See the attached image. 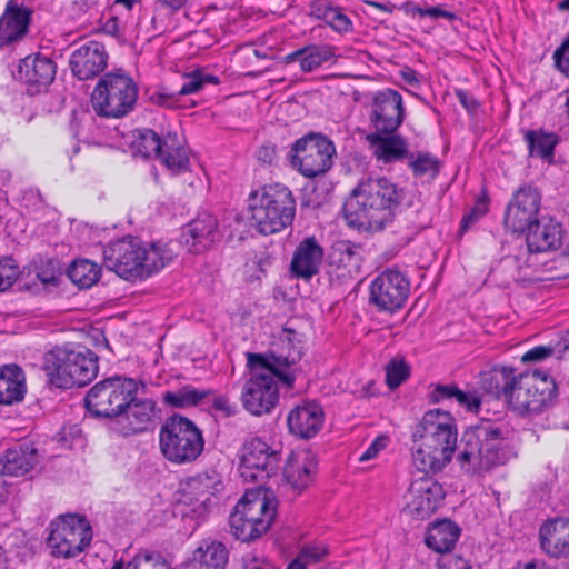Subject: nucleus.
<instances>
[{"mask_svg":"<svg viewBox=\"0 0 569 569\" xmlns=\"http://www.w3.org/2000/svg\"><path fill=\"white\" fill-rule=\"evenodd\" d=\"M529 156L542 159H552L555 147L558 142L557 136L542 130H528L525 133Z\"/></svg>","mask_w":569,"mask_h":569,"instance_id":"nucleus-44","label":"nucleus"},{"mask_svg":"<svg viewBox=\"0 0 569 569\" xmlns=\"http://www.w3.org/2000/svg\"><path fill=\"white\" fill-rule=\"evenodd\" d=\"M229 525L236 539L242 542H251L260 538L264 532H254L256 523L239 509H233L229 517Z\"/></svg>","mask_w":569,"mask_h":569,"instance_id":"nucleus-48","label":"nucleus"},{"mask_svg":"<svg viewBox=\"0 0 569 569\" xmlns=\"http://www.w3.org/2000/svg\"><path fill=\"white\" fill-rule=\"evenodd\" d=\"M410 293V281L396 269L379 273L370 284L369 303L379 311L395 313L405 307Z\"/></svg>","mask_w":569,"mask_h":569,"instance_id":"nucleus-14","label":"nucleus"},{"mask_svg":"<svg viewBox=\"0 0 569 569\" xmlns=\"http://www.w3.org/2000/svg\"><path fill=\"white\" fill-rule=\"evenodd\" d=\"M212 408L222 413V417L228 418L237 412V407L229 402L228 397L218 396L213 399Z\"/></svg>","mask_w":569,"mask_h":569,"instance_id":"nucleus-62","label":"nucleus"},{"mask_svg":"<svg viewBox=\"0 0 569 569\" xmlns=\"http://www.w3.org/2000/svg\"><path fill=\"white\" fill-rule=\"evenodd\" d=\"M489 210V197L486 190L477 198L475 206L463 216L459 233H465L470 226L483 217Z\"/></svg>","mask_w":569,"mask_h":569,"instance_id":"nucleus-51","label":"nucleus"},{"mask_svg":"<svg viewBox=\"0 0 569 569\" xmlns=\"http://www.w3.org/2000/svg\"><path fill=\"white\" fill-rule=\"evenodd\" d=\"M327 555V550L325 548L316 547V546H307L303 547L298 556L307 562V565L316 563L320 561Z\"/></svg>","mask_w":569,"mask_h":569,"instance_id":"nucleus-59","label":"nucleus"},{"mask_svg":"<svg viewBox=\"0 0 569 569\" xmlns=\"http://www.w3.org/2000/svg\"><path fill=\"white\" fill-rule=\"evenodd\" d=\"M109 54L103 43L88 41L80 44L69 59L73 77L84 81L98 77L108 66Z\"/></svg>","mask_w":569,"mask_h":569,"instance_id":"nucleus-20","label":"nucleus"},{"mask_svg":"<svg viewBox=\"0 0 569 569\" xmlns=\"http://www.w3.org/2000/svg\"><path fill=\"white\" fill-rule=\"evenodd\" d=\"M68 278L80 289L91 288L101 276V268L88 259L74 260L67 269Z\"/></svg>","mask_w":569,"mask_h":569,"instance_id":"nucleus-42","label":"nucleus"},{"mask_svg":"<svg viewBox=\"0 0 569 569\" xmlns=\"http://www.w3.org/2000/svg\"><path fill=\"white\" fill-rule=\"evenodd\" d=\"M137 100L138 86L122 68L103 73L91 93L92 108L102 118L126 117Z\"/></svg>","mask_w":569,"mask_h":569,"instance_id":"nucleus-5","label":"nucleus"},{"mask_svg":"<svg viewBox=\"0 0 569 569\" xmlns=\"http://www.w3.org/2000/svg\"><path fill=\"white\" fill-rule=\"evenodd\" d=\"M47 545L53 557L74 558L92 541V528L86 516L67 513L50 522Z\"/></svg>","mask_w":569,"mask_h":569,"instance_id":"nucleus-10","label":"nucleus"},{"mask_svg":"<svg viewBox=\"0 0 569 569\" xmlns=\"http://www.w3.org/2000/svg\"><path fill=\"white\" fill-rule=\"evenodd\" d=\"M132 141L134 154L148 159H159L170 171L180 173L189 170V150L182 144L178 133L168 132L160 137L152 129H141Z\"/></svg>","mask_w":569,"mask_h":569,"instance_id":"nucleus-11","label":"nucleus"},{"mask_svg":"<svg viewBox=\"0 0 569 569\" xmlns=\"http://www.w3.org/2000/svg\"><path fill=\"white\" fill-rule=\"evenodd\" d=\"M555 353V347L552 346H537L528 350L522 357L521 361L528 362H540Z\"/></svg>","mask_w":569,"mask_h":569,"instance_id":"nucleus-55","label":"nucleus"},{"mask_svg":"<svg viewBox=\"0 0 569 569\" xmlns=\"http://www.w3.org/2000/svg\"><path fill=\"white\" fill-rule=\"evenodd\" d=\"M388 442L387 436L377 437L371 445L367 448V450L360 456V461H368L375 458L379 451L386 448Z\"/></svg>","mask_w":569,"mask_h":569,"instance_id":"nucleus-61","label":"nucleus"},{"mask_svg":"<svg viewBox=\"0 0 569 569\" xmlns=\"http://www.w3.org/2000/svg\"><path fill=\"white\" fill-rule=\"evenodd\" d=\"M98 360L88 348L57 346L44 357L48 382L60 389L87 386L98 375Z\"/></svg>","mask_w":569,"mask_h":569,"instance_id":"nucleus-3","label":"nucleus"},{"mask_svg":"<svg viewBox=\"0 0 569 569\" xmlns=\"http://www.w3.org/2000/svg\"><path fill=\"white\" fill-rule=\"evenodd\" d=\"M139 247L140 240L133 237L111 242L103 250L106 267L126 280L138 279L139 258L142 254Z\"/></svg>","mask_w":569,"mask_h":569,"instance_id":"nucleus-19","label":"nucleus"},{"mask_svg":"<svg viewBox=\"0 0 569 569\" xmlns=\"http://www.w3.org/2000/svg\"><path fill=\"white\" fill-rule=\"evenodd\" d=\"M423 13H425V17L428 16V17H431L433 19L446 18L448 20H455L457 18L456 13H453L452 11L443 10L440 7L425 8Z\"/></svg>","mask_w":569,"mask_h":569,"instance_id":"nucleus-64","label":"nucleus"},{"mask_svg":"<svg viewBox=\"0 0 569 569\" xmlns=\"http://www.w3.org/2000/svg\"><path fill=\"white\" fill-rule=\"evenodd\" d=\"M428 393L430 403H440L443 401H456L460 407L470 412H478L481 406V398L477 391H465L456 383H435L430 385Z\"/></svg>","mask_w":569,"mask_h":569,"instance_id":"nucleus-35","label":"nucleus"},{"mask_svg":"<svg viewBox=\"0 0 569 569\" xmlns=\"http://www.w3.org/2000/svg\"><path fill=\"white\" fill-rule=\"evenodd\" d=\"M461 535V528L451 519L432 521L427 529L425 543L439 553L450 552Z\"/></svg>","mask_w":569,"mask_h":569,"instance_id":"nucleus-34","label":"nucleus"},{"mask_svg":"<svg viewBox=\"0 0 569 569\" xmlns=\"http://www.w3.org/2000/svg\"><path fill=\"white\" fill-rule=\"evenodd\" d=\"M184 82L179 89V98L182 96L193 94L203 89L206 84H219L220 80L217 76L208 74L201 70H194L183 74Z\"/></svg>","mask_w":569,"mask_h":569,"instance_id":"nucleus-49","label":"nucleus"},{"mask_svg":"<svg viewBox=\"0 0 569 569\" xmlns=\"http://www.w3.org/2000/svg\"><path fill=\"white\" fill-rule=\"evenodd\" d=\"M456 419L449 411L442 409H431L425 412L421 421L416 426L412 432V441L417 443L419 438L426 435H438L451 437L456 435Z\"/></svg>","mask_w":569,"mask_h":569,"instance_id":"nucleus-36","label":"nucleus"},{"mask_svg":"<svg viewBox=\"0 0 569 569\" xmlns=\"http://www.w3.org/2000/svg\"><path fill=\"white\" fill-rule=\"evenodd\" d=\"M526 242L530 253H539L556 250L561 246L563 229L562 224L553 219L546 222H537L535 228L526 230Z\"/></svg>","mask_w":569,"mask_h":569,"instance_id":"nucleus-30","label":"nucleus"},{"mask_svg":"<svg viewBox=\"0 0 569 569\" xmlns=\"http://www.w3.org/2000/svg\"><path fill=\"white\" fill-rule=\"evenodd\" d=\"M247 367L250 377L241 392L243 408L253 416L270 413L279 402V389L270 372L268 360L262 353H247Z\"/></svg>","mask_w":569,"mask_h":569,"instance_id":"nucleus-7","label":"nucleus"},{"mask_svg":"<svg viewBox=\"0 0 569 569\" xmlns=\"http://www.w3.org/2000/svg\"><path fill=\"white\" fill-rule=\"evenodd\" d=\"M212 393L210 389L200 390L191 385H184L174 391H166L162 395V401L171 408L183 409L198 406Z\"/></svg>","mask_w":569,"mask_h":569,"instance_id":"nucleus-41","label":"nucleus"},{"mask_svg":"<svg viewBox=\"0 0 569 569\" xmlns=\"http://www.w3.org/2000/svg\"><path fill=\"white\" fill-rule=\"evenodd\" d=\"M229 560V551L218 540L203 539L193 550L188 561L189 569H226Z\"/></svg>","mask_w":569,"mask_h":569,"instance_id":"nucleus-31","label":"nucleus"},{"mask_svg":"<svg viewBox=\"0 0 569 569\" xmlns=\"http://www.w3.org/2000/svg\"><path fill=\"white\" fill-rule=\"evenodd\" d=\"M36 277L46 286H58L62 271L60 262L57 259H44L41 260L34 267Z\"/></svg>","mask_w":569,"mask_h":569,"instance_id":"nucleus-50","label":"nucleus"},{"mask_svg":"<svg viewBox=\"0 0 569 569\" xmlns=\"http://www.w3.org/2000/svg\"><path fill=\"white\" fill-rule=\"evenodd\" d=\"M323 248L315 236L301 240L293 251L290 262L291 276L296 279L310 280L320 271Z\"/></svg>","mask_w":569,"mask_h":569,"instance_id":"nucleus-25","label":"nucleus"},{"mask_svg":"<svg viewBox=\"0 0 569 569\" xmlns=\"http://www.w3.org/2000/svg\"><path fill=\"white\" fill-rule=\"evenodd\" d=\"M190 238V251L202 253L208 250L218 239V220L209 213H201L193 219L187 229Z\"/></svg>","mask_w":569,"mask_h":569,"instance_id":"nucleus-37","label":"nucleus"},{"mask_svg":"<svg viewBox=\"0 0 569 569\" xmlns=\"http://www.w3.org/2000/svg\"><path fill=\"white\" fill-rule=\"evenodd\" d=\"M333 142L320 132H309L295 141L290 150L291 164L308 178L326 173L333 163Z\"/></svg>","mask_w":569,"mask_h":569,"instance_id":"nucleus-12","label":"nucleus"},{"mask_svg":"<svg viewBox=\"0 0 569 569\" xmlns=\"http://www.w3.org/2000/svg\"><path fill=\"white\" fill-rule=\"evenodd\" d=\"M411 500L403 511L415 520H426L441 506L446 492L442 486L430 476H423L411 482Z\"/></svg>","mask_w":569,"mask_h":569,"instance_id":"nucleus-18","label":"nucleus"},{"mask_svg":"<svg viewBox=\"0 0 569 569\" xmlns=\"http://www.w3.org/2000/svg\"><path fill=\"white\" fill-rule=\"evenodd\" d=\"M458 441V431L451 437L426 435L412 446V460L418 470L441 471L457 450L460 468L469 475L488 472L506 465L518 455L516 430L501 420L482 419L468 427Z\"/></svg>","mask_w":569,"mask_h":569,"instance_id":"nucleus-1","label":"nucleus"},{"mask_svg":"<svg viewBox=\"0 0 569 569\" xmlns=\"http://www.w3.org/2000/svg\"><path fill=\"white\" fill-rule=\"evenodd\" d=\"M410 376V366L401 360H391L386 367V383L390 389L398 388Z\"/></svg>","mask_w":569,"mask_h":569,"instance_id":"nucleus-52","label":"nucleus"},{"mask_svg":"<svg viewBox=\"0 0 569 569\" xmlns=\"http://www.w3.org/2000/svg\"><path fill=\"white\" fill-rule=\"evenodd\" d=\"M159 447L168 461L183 465L194 461L201 455L204 440L201 430L192 420L173 413L160 428Z\"/></svg>","mask_w":569,"mask_h":569,"instance_id":"nucleus-6","label":"nucleus"},{"mask_svg":"<svg viewBox=\"0 0 569 569\" xmlns=\"http://www.w3.org/2000/svg\"><path fill=\"white\" fill-rule=\"evenodd\" d=\"M11 73L14 80L26 86L28 94L36 96L46 91L53 82L57 64L49 57L33 53L19 59Z\"/></svg>","mask_w":569,"mask_h":569,"instance_id":"nucleus-17","label":"nucleus"},{"mask_svg":"<svg viewBox=\"0 0 569 569\" xmlns=\"http://www.w3.org/2000/svg\"><path fill=\"white\" fill-rule=\"evenodd\" d=\"M405 117L402 97L398 91L387 88L373 93L369 112L372 132L395 133L402 124Z\"/></svg>","mask_w":569,"mask_h":569,"instance_id":"nucleus-16","label":"nucleus"},{"mask_svg":"<svg viewBox=\"0 0 569 569\" xmlns=\"http://www.w3.org/2000/svg\"><path fill=\"white\" fill-rule=\"evenodd\" d=\"M437 569H472V566L462 557L447 552V555L438 561Z\"/></svg>","mask_w":569,"mask_h":569,"instance_id":"nucleus-57","label":"nucleus"},{"mask_svg":"<svg viewBox=\"0 0 569 569\" xmlns=\"http://www.w3.org/2000/svg\"><path fill=\"white\" fill-rule=\"evenodd\" d=\"M403 200V189L386 177L361 179L345 200L347 224L358 231L377 232L393 222Z\"/></svg>","mask_w":569,"mask_h":569,"instance_id":"nucleus-2","label":"nucleus"},{"mask_svg":"<svg viewBox=\"0 0 569 569\" xmlns=\"http://www.w3.org/2000/svg\"><path fill=\"white\" fill-rule=\"evenodd\" d=\"M366 141L369 143L376 160L382 164L406 162L410 156L408 140L397 132H370L367 134Z\"/></svg>","mask_w":569,"mask_h":569,"instance_id":"nucleus-26","label":"nucleus"},{"mask_svg":"<svg viewBox=\"0 0 569 569\" xmlns=\"http://www.w3.org/2000/svg\"><path fill=\"white\" fill-rule=\"evenodd\" d=\"M264 356L269 365V368H266L264 372H270L273 379H276L277 377L286 386L291 388L295 383V376L291 372L279 370V367H289L298 362L302 357L301 349L292 347V349L289 350V352L286 356H277L274 353H269Z\"/></svg>","mask_w":569,"mask_h":569,"instance_id":"nucleus-43","label":"nucleus"},{"mask_svg":"<svg viewBox=\"0 0 569 569\" xmlns=\"http://www.w3.org/2000/svg\"><path fill=\"white\" fill-rule=\"evenodd\" d=\"M303 51L302 59H300V69L306 73L313 72L323 63L336 58L335 48L329 44L306 46Z\"/></svg>","mask_w":569,"mask_h":569,"instance_id":"nucleus-45","label":"nucleus"},{"mask_svg":"<svg viewBox=\"0 0 569 569\" xmlns=\"http://www.w3.org/2000/svg\"><path fill=\"white\" fill-rule=\"evenodd\" d=\"M251 226L268 236L289 227L296 214V200L290 189L274 183L250 194Z\"/></svg>","mask_w":569,"mask_h":569,"instance_id":"nucleus-4","label":"nucleus"},{"mask_svg":"<svg viewBox=\"0 0 569 569\" xmlns=\"http://www.w3.org/2000/svg\"><path fill=\"white\" fill-rule=\"evenodd\" d=\"M359 248L350 242L339 243L330 254V263H336L338 268L345 269L348 273L358 270L362 261L358 251Z\"/></svg>","mask_w":569,"mask_h":569,"instance_id":"nucleus-47","label":"nucleus"},{"mask_svg":"<svg viewBox=\"0 0 569 569\" xmlns=\"http://www.w3.org/2000/svg\"><path fill=\"white\" fill-rule=\"evenodd\" d=\"M33 9L18 0H9L0 16V49L21 41L28 33Z\"/></svg>","mask_w":569,"mask_h":569,"instance_id":"nucleus-21","label":"nucleus"},{"mask_svg":"<svg viewBox=\"0 0 569 569\" xmlns=\"http://www.w3.org/2000/svg\"><path fill=\"white\" fill-rule=\"evenodd\" d=\"M325 412L316 401H303L293 407L287 416L289 432L295 437L309 440L322 429Z\"/></svg>","mask_w":569,"mask_h":569,"instance_id":"nucleus-23","label":"nucleus"},{"mask_svg":"<svg viewBox=\"0 0 569 569\" xmlns=\"http://www.w3.org/2000/svg\"><path fill=\"white\" fill-rule=\"evenodd\" d=\"M24 372L14 363L0 367V405H12L26 393Z\"/></svg>","mask_w":569,"mask_h":569,"instance_id":"nucleus-38","label":"nucleus"},{"mask_svg":"<svg viewBox=\"0 0 569 569\" xmlns=\"http://www.w3.org/2000/svg\"><path fill=\"white\" fill-rule=\"evenodd\" d=\"M539 547L551 559L569 557V518L546 520L539 528Z\"/></svg>","mask_w":569,"mask_h":569,"instance_id":"nucleus-24","label":"nucleus"},{"mask_svg":"<svg viewBox=\"0 0 569 569\" xmlns=\"http://www.w3.org/2000/svg\"><path fill=\"white\" fill-rule=\"evenodd\" d=\"M141 562L147 563V569H170L168 561L160 552L140 551Z\"/></svg>","mask_w":569,"mask_h":569,"instance_id":"nucleus-56","label":"nucleus"},{"mask_svg":"<svg viewBox=\"0 0 569 569\" xmlns=\"http://www.w3.org/2000/svg\"><path fill=\"white\" fill-rule=\"evenodd\" d=\"M128 407L123 418L129 421L128 429L131 433H140L149 429L160 418L161 409L151 399H138L137 395L128 398Z\"/></svg>","mask_w":569,"mask_h":569,"instance_id":"nucleus-33","label":"nucleus"},{"mask_svg":"<svg viewBox=\"0 0 569 569\" xmlns=\"http://www.w3.org/2000/svg\"><path fill=\"white\" fill-rule=\"evenodd\" d=\"M317 467V460L310 452L291 453L283 467V478L293 490L301 492L312 482Z\"/></svg>","mask_w":569,"mask_h":569,"instance_id":"nucleus-29","label":"nucleus"},{"mask_svg":"<svg viewBox=\"0 0 569 569\" xmlns=\"http://www.w3.org/2000/svg\"><path fill=\"white\" fill-rule=\"evenodd\" d=\"M553 60L557 69L569 77V34L561 46L553 52Z\"/></svg>","mask_w":569,"mask_h":569,"instance_id":"nucleus-54","label":"nucleus"},{"mask_svg":"<svg viewBox=\"0 0 569 569\" xmlns=\"http://www.w3.org/2000/svg\"><path fill=\"white\" fill-rule=\"evenodd\" d=\"M240 452L239 473L244 481L261 485L277 475L281 453L261 438L246 441Z\"/></svg>","mask_w":569,"mask_h":569,"instance_id":"nucleus-13","label":"nucleus"},{"mask_svg":"<svg viewBox=\"0 0 569 569\" xmlns=\"http://www.w3.org/2000/svg\"><path fill=\"white\" fill-rule=\"evenodd\" d=\"M541 196L537 188L523 186L515 193L508 203L503 224L512 233L523 234L539 222Z\"/></svg>","mask_w":569,"mask_h":569,"instance_id":"nucleus-15","label":"nucleus"},{"mask_svg":"<svg viewBox=\"0 0 569 569\" xmlns=\"http://www.w3.org/2000/svg\"><path fill=\"white\" fill-rule=\"evenodd\" d=\"M236 509L249 517L257 527L254 532H267L276 516V501L261 486L254 490H247L234 506Z\"/></svg>","mask_w":569,"mask_h":569,"instance_id":"nucleus-22","label":"nucleus"},{"mask_svg":"<svg viewBox=\"0 0 569 569\" xmlns=\"http://www.w3.org/2000/svg\"><path fill=\"white\" fill-rule=\"evenodd\" d=\"M309 16L318 20H323L332 30L338 33H348L352 31V22L339 6H335L330 0H313L310 3Z\"/></svg>","mask_w":569,"mask_h":569,"instance_id":"nucleus-39","label":"nucleus"},{"mask_svg":"<svg viewBox=\"0 0 569 569\" xmlns=\"http://www.w3.org/2000/svg\"><path fill=\"white\" fill-rule=\"evenodd\" d=\"M149 99L152 103L164 108L178 109L187 107L186 104L180 103L178 92H154Z\"/></svg>","mask_w":569,"mask_h":569,"instance_id":"nucleus-53","label":"nucleus"},{"mask_svg":"<svg viewBox=\"0 0 569 569\" xmlns=\"http://www.w3.org/2000/svg\"><path fill=\"white\" fill-rule=\"evenodd\" d=\"M405 163H407L413 176L418 178L425 174H430L431 178H436L440 171L439 159L429 152L410 151V156Z\"/></svg>","mask_w":569,"mask_h":569,"instance_id":"nucleus-46","label":"nucleus"},{"mask_svg":"<svg viewBox=\"0 0 569 569\" xmlns=\"http://www.w3.org/2000/svg\"><path fill=\"white\" fill-rule=\"evenodd\" d=\"M139 251L142 254H140L139 258L140 264L138 266V279L150 277L152 273L164 268V266L171 260V256L167 250L154 243L147 247L140 241Z\"/></svg>","mask_w":569,"mask_h":569,"instance_id":"nucleus-40","label":"nucleus"},{"mask_svg":"<svg viewBox=\"0 0 569 569\" xmlns=\"http://www.w3.org/2000/svg\"><path fill=\"white\" fill-rule=\"evenodd\" d=\"M222 488V480L216 470L199 473L187 482L182 493L183 502L207 508L211 497L220 492Z\"/></svg>","mask_w":569,"mask_h":569,"instance_id":"nucleus-28","label":"nucleus"},{"mask_svg":"<svg viewBox=\"0 0 569 569\" xmlns=\"http://www.w3.org/2000/svg\"><path fill=\"white\" fill-rule=\"evenodd\" d=\"M456 97L469 112H476L480 107L479 101L462 89L456 90Z\"/></svg>","mask_w":569,"mask_h":569,"instance_id":"nucleus-63","label":"nucleus"},{"mask_svg":"<svg viewBox=\"0 0 569 569\" xmlns=\"http://www.w3.org/2000/svg\"><path fill=\"white\" fill-rule=\"evenodd\" d=\"M17 267L9 261H0V291L9 289L17 279Z\"/></svg>","mask_w":569,"mask_h":569,"instance_id":"nucleus-58","label":"nucleus"},{"mask_svg":"<svg viewBox=\"0 0 569 569\" xmlns=\"http://www.w3.org/2000/svg\"><path fill=\"white\" fill-rule=\"evenodd\" d=\"M257 159L263 164H272L277 159V147L271 142L260 146L256 152Z\"/></svg>","mask_w":569,"mask_h":569,"instance_id":"nucleus-60","label":"nucleus"},{"mask_svg":"<svg viewBox=\"0 0 569 569\" xmlns=\"http://www.w3.org/2000/svg\"><path fill=\"white\" fill-rule=\"evenodd\" d=\"M40 462L38 449L32 443H19L0 455V473L9 477H22L32 471Z\"/></svg>","mask_w":569,"mask_h":569,"instance_id":"nucleus-27","label":"nucleus"},{"mask_svg":"<svg viewBox=\"0 0 569 569\" xmlns=\"http://www.w3.org/2000/svg\"><path fill=\"white\" fill-rule=\"evenodd\" d=\"M517 377L515 369L506 366H495L489 371L482 372L480 376V385L486 393L493 398L500 399L501 397L509 405L511 400V392L517 385Z\"/></svg>","mask_w":569,"mask_h":569,"instance_id":"nucleus-32","label":"nucleus"},{"mask_svg":"<svg viewBox=\"0 0 569 569\" xmlns=\"http://www.w3.org/2000/svg\"><path fill=\"white\" fill-rule=\"evenodd\" d=\"M138 392L133 378L119 375L106 378L93 385L84 398L87 410L97 418H120L128 407V398Z\"/></svg>","mask_w":569,"mask_h":569,"instance_id":"nucleus-9","label":"nucleus"},{"mask_svg":"<svg viewBox=\"0 0 569 569\" xmlns=\"http://www.w3.org/2000/svg\"><path fill=\"white\" fill-rule=\"evenodd\" d=\"M558 386L547 372L533 370L518 375L509 408L519 415L540 413L557 402Z\"/></svg>","mask_w":569,"mask_h":569,"instance_id":"nucleus-8","label":"nucleus"}]
</instances>
